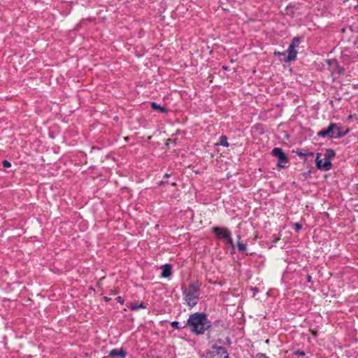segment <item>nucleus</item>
<instances>
[{
	"label": "nucleus",
	"mask_w": 358,
	"mask_h": 358,
	"mask_svg": "<svg viewBox=\"0 0 358 358\" xmlns=\"http://www.w3.org/2000/svg\"><path fill=\"white\" fill-rule=\"evenodd\" d=\"M187 324L189 327L191 332L197 335L203 334L210 327L207 315L199 313L191 314Z\"/></svg>",
	"instance_id": "f257e3e1"
},
{
	"label": "nucleus",
	"mask_w": 358,
	"mask_h": 358,
	"mask_svg": "<svg viewBox=\"0 0 358 358\" xmlns=\"http://www.w3.org/2000/svg\"><path fill=\"white\" fill-rule=\"evenodd\" d=\"M183 299L186 304L190 307H194L199 301L200 295V286L198 282H192L188 287L183 289Z\"/></svg>",
	"instance_id": "f03ea898"
},
{
	"label": "nucleus",
	"mask_w": 358,
	"mask_h": 358,
	"mask_svg": "<svg viewBox=\"0 0 358 358\" xmlns=\"http://www.w3.org/2000/svg\"><path fill=\"white\" fill-rule=\"evenodd\" d=\"M334 156L333 150H327L324 153H317L315 159L317 169L328 171L331 167V159Z\"/></svg>",
	"instance_id": "7ed1b4c3"
},
{
	"label": "nucleus",
	"mask_w": 358,
	"mask_h": 358,
	"mask_svg": "<svg viewBox=\"0 0 358 358\" xmlns=\"http://www.w3.org/2000/svg\"><path fill=\"white\" fill-rule=\"evenodd\" d=\"M299 43L300 38L299 37H294L292 39V43L287 50V55L282 59L285 62L288 63L296 60L297 55L296 48L299 46Z\"/></svg>",
	"instance_id": "20e7f679"
},
{
	"label": "nucleus",
	"mask_w": 358,
	"mask_h": 358,
	"mask_svg": "<svg viewBox=\"0 0 358 358\" xmlns=\"http://www.w3.org/2000/svg\"><path fill=\"white\" fill-rule=\"evenodd\" d=\"M271 153L273 156L278 159L277 166L285 169L286 167L285 164L288 162V158L282 149L280 148H275L273 149Z\"/></svg>",
	"instance_id": "39448f33"
},
{
	"label": "nucleus",
	"mask_w": 358,
	"mask_h": 358,
	"mask_svg": "<svg viewBox=\"0 0 358 358\" xmlns=\"http://www.w3.org/2000/svg\"><path fill=\"white\" fill-rule=\"evenodd\" d=\"M210 358H229L225 348L214 345L210 352Z\"/></svg>",
	"instance_id": "423d86ee"
},
{
	"label": "nucleus",
	"mask_w": 358,
	"mask_h": 358,
	"mask_svg": "<svg viewBox=\"0 0 358 358\" xmlns=\"http://www.w3.org/2000/svg\"><path fill=\"white\" fill-rule=\"evenodd\" d=\"M213 233L218 239H227L231 234V231L226 227H214L212 229Z\"/></svg>",
	"instance_id": "0eeeda50"
},
{
	"label": "nucleus",
	"mask_w": 358,
	"mask_h": 358,
	"mask_svg": "<svg viewBox=\"0 0 358 358\" xmlns=\"http://www.w3.org/2000/svg\"><path fill=\"white\" fill-rule=\"evenodd\" d=\"M336 127V124L331 123L327 129H324L317 133L320 137L325 138L327 136L332 138L334 134V129Z\"/></svg>",
	"instance_id": "6e6552de"
},
{
	"label": "nucleus",
	"mask_w": 358,
	"mask_h": 358,
	"mask_svg": "<svg viewBox=\"0 0 358 358\" xmlns=\"http://www.w3.org/2000/svg\"><path fill=\"white\" fill-rule=\"evenodd\" d=\"M108 355L110 357H120L121 358H124L127 355V352H125V350L123 348L113 349L109 352Z\"/></svg>",
	"instance_id": "1a4fd4ad"
},
{
	"label": "nucleus",
	"mask_w": 358,
	"mask_h": 358,
	"mask_svg": "<svg viewBox=\"0 0 358 358\" xmlns=\"http://www.w3.org/2000/svg\"><path fill=\"white\" fill-rule=\"evenodd\" d=\"M162 278H169L171 275V266L170 264H164L162 266Z\"/></svg>",
	"instance_id": "9d476101"
},
{
	"label": "nucleus",
	"mask_w": 358,
	"mask_h": 358,
	"mask_svg": "<svg viewBox=\"0 0 358 358\" xmlns=\"http://www.w3.org/2000/svg\"><path fill=\"white\" fill-rule=\"evenodd\" d=\"M217 145H222L224 147H229V143H228V141H227V137L224 135H222L221 136L220 138H219V141L218 143H217Z\"/></svg>",
	"instance_id": "9b49d317"
},
{
	"label": "nucleus",
	"mask_w": 358,
	"mask_h": 358,
	"mask_svg": "<svg viewBox=\"0 0 358 358\" xmlns=\"http://www.w3.org/2000/svg\"><path fill=\"white\" fill-rule=\"evenodd\" d=\"M241 237L238 236L237 247L240 252H245L247 250V245L240 241Z\"/></svg>",
	"instance_id": "f8f14e48"
},
{
	"label": "nucleus",
	"mask_w": 358,
	"mask_h": 358,
	"mask_svg": "<svg viewBox=\"0 0 358 358\" xmlns=\"http://www.w3.org/2000/svg\"><path fill=\"white\" fill-rule=\"evenodd\" d=\"M151 108L153 110H159L161 113H166L167 111L165 108L162 107L161 106L158 105L155 102H152L151 103Z\"/></svg>",
	"instance_id": "ddd939ff"
},
{
	"label": "nucleus",
	"mask_w": 358,
	"mask_h": 358,
	"mask_svg": "<svg viewBox=\"0 0 358 358\" xmlns=\"http://www.w3.org/2000/svg\"><path fill=\"white\" fill-rule=\"evenodd\" d=\"M225 240H226L227 243L232 248L233 250H234V244L233 239L231 238V234L229 236V238H227Z\"/></svg>",
	"instance_id": "4468645a"
},
{
	"label": "nucleus",
	"mask_w": 358,
	"mask_h": 358,
	"mask_svg": "<svg viewBox=\"0 0 358 358\" xmlns=\"http://www.w3.org/2000/svg\"><path fill=\"white\" fill-rule=\"evenodd\" d=\"M349 131L348 129H345L344 131H339L337 128V137H341L345 134H346Z\"/></svg>",
	"instance_id": "2eb2a0df"
},
{
	"label": "nucleus",
	"mask_w": 358,
	"mask_h": 358,
	"mask_svg": "<svg viewBox=\"0 0 358 358\" xmlns=\"http://www.w3.org/2000/svg\"><path fill=\"white\" fill-rule=\"evenodd\" d=\"M131 308L133 310H138L139 308H145V306H144L143 303H141L140 305H137V306H135V305H132L131 306Z\"/></svg>",
	"instance_id": "dca6fc26"
},
{
	"label": "nucleus",
	"mask_w": 358,
	"mask_h": 358,
	"mask_svg": "<svg viewBox=\"0 0 358 358\" xmlns=\"http://www.w3.org/2000/svg\"><path fill=\"white\" fill-rule=\"evenodd\" d=\"M2 164L4 168H10L11 166L10 162L7 160H3Z\"/></svg>",
	"instance_id": "f3484780"
},
{
	"label": "nucleus",
	"mask_w": 358,
	"mask_h": 358,
	"mask_svg": "<svg viewBox=\"0 0 358 358\" xmlns=\"http://www.w3.org/2000/svg\"><path fill=\"white\" fill-rule=\"evenodd\" d=\"M294 229L296 230V231H299L301 229V225L299 224V223H294Z\"/></svg>",
	"instance_id": "a211bd4d"
},
{
	"label": "nucleus",
	"mask_w": 358,
	"mask_h": 358,
	"mask_svg": "<svg viewBox=\"0 0 358 358\" xmlns=\"http://www.w3.org/2000/svg\"><path fill=\"white\" fill-rule=\"evenodd\" d=\"M178 324L179 323L176 321H174L171 323V326L176 329H179Z\"/></svg>",
	"instance_id": "6ab92c4d"
},
{
	"label": "nucleus",
	"mask_w": 358,
	"mask_h": 358,
	"mask_svg": "<svg viewBox=\"0 0 358 358\" xmlns=\"http://www.w3.org/2000/svg\"><path fill=\"white\" fill-rule=\"evenodd\" d=\"M257 358H268V357L264 354L259 353L257 355Z\"/></svg>",
	"instance_id": "aec40b11"
},
{
	"label": "nucleus",
	"mask_w": 358,
	"mask_h": 358,
	"mask_svg": "<svg viewBox=\"0 0 358 358\" xmlns=\"http://www.w3.org/2000/svg\"><path fill=\"white\" fill-rule=\"evenodd\" d=\"M275 55L285 56V52H275Z\"/></svg>",
	"instance_id": "412c9836"
},
{
	"label": "nucleus",
	"mask_w": 358,
	"mask_h": 358,
	"mask_svg": "<svg viewBox=\"0 0 358 358\" xmlns=\"http://www.w3.org/2000/svg\"><path fill=\"white\" fill-rule=\"evenodd\" d=\"M296 354L297 355H305V352L303 351H300V350H298L296 352Z\"/></svg>",
	"instance_id": "4be33fe9"
},
{
	"label": "nucleus",
	"mask_w": 358,
	"mask_h": 358,
	"mask_svg": "<svg viewBox=\"0 0 358 358\" xmlns=\"http://www.w3.org/2000/svg\"><path fill=\"white\" fill-rule=\"evenodd\" d=\"M117 301L118 302L121 303H123V299H122L120 296H118V297L117 298Z\"/></svg>",
	"instance_id": "5701e85b"
},
{
	"label": "nucleus",
	"mask_w": 358,
	"mask_h": 358,
	"mask_svg": "<svg viewBox=\"0 0 358 358\" xmlns=\"http://www.w3.org/2000/svg\"><path fill=\"white\" fill-rule=\"evenodd\" d=\"M307 281H308V282H311V276H310V275H308V276H307Z\"/></svg>",
	"instance_id": "b1692460"
},
{
	"label": "nucleus",
	"mask_w": 358,
	"mask_h": 358,
	"mask_svg": "<svg viewBox=\"0 0 358 358\" xmlns=\"http://www.w3.org/2000/svg\"><path fill=\"white\" fill-rule=\"evenodd\" d=\"M166 178H168L169 177V175L168 173H166L165 176H164Z\"/></svg>",
	"instance_id": "393cba45"
},
{
	"label": "nucleus",
	"mask_w": 358,
	"mask_h": 358,
	"mask_svg": "<svg viewBox=\"0 0 358 358\" xmlns=\"http://www.w3.org/2000/svg\"><path fill=\"white\" fill-rule=\"evenodd\" d=\"M357 295H358V293H357Z\"/></svg>",
	"instance_id": "a878e982"
}]
</instances>
